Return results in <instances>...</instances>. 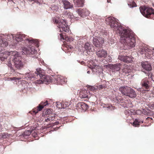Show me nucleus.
I'll list each match as a JSON object with an SVG mask.
<instances>
[{
	"instance_id": "nucleus-10",
	"label": "nucleus",
	"mask_w": 154,
	"mask_h": 154,
	"mask_svg": "<svg viewBox=\"0 0 154 154\" xmlns=\"http://www.w3.org/2000/svg\"><path fill=\"white\" fill-rule=\"evenodd\" d=\"M96 54L99 57L105 58L107 56V52L103 49L98 48L96 51Z\"/></svg>"
},
{
	"instance_id": "nucleus-9",
	"label": "nucleus",
	"mask_w": 154,
	"mask_h": 154,
	"mask_svg": "<svg viewBox=\"0 0 154 154\" xmlns=\"http://www.w3.org/2000/svg\"><path fill=\"white\" fill-rule=\"evenodd\" d=\"M36 52V50L35 49L34 47H32L26 48L24 47L23 49L22 54L23 55H26L31 54H35Z\"/></svg>"
},
{
	"instance_id": "nucleus-56",
	"label": "nucleus",
	"mask_w": 154,
	"mask_h": 154,
	"mask_svg": "<svg viewBox=\"0 0 154 154\" xmlns=\"http://www.w3.org/2000/svg\"><path fill=\"white\" fill-rule=\"evenodd\" d=\"M15 44H17V43L16 42H15Z\"/></svg>"
},
{
	"instance_id": "nucleus-24",
	"label": "nucleus",
	"mask_w": 154,
	"mask_h": 154,
	"mask_svg": "<svg viewBox=\"0 0 154 154\" xmlns=\"http://www.w3.org/2000/svg\"><path fill=\"white\" fill-rule=\"evenodd\" d=\"M76 5L78 7L83 6L84 3V0H74Z\"/></svg>"
},
{
	"instance_id": "nucleus-38",
	"label": "nucleus",
	"mask_w": 154,
	"mask_h": 154,
	"mask_svg": "<svg viewBox=\"0 0 154 154\" xmlns=\"http://www.w3.org/2000/svg\"><path fill=\"white\" fill-rule=\"evenodd\" d=\"M8 66L10 67L11 69H12V64L11 63V61H9L8 62V63L7 64Z\"/></svg>"
},
{
	"instance_id": "nucleus-45",
	"label": "nucleus",
	"mask_w": 154,
	"mask_h": 154,
	"mask_svg": "<svg viewBox=\"0 0 154 154\" xmlns=\"http://www.w3.org/2000/svg\"><path fill=\"white\" fill-rule=\"evenodd\" d=\"M10 53H8V54L9 56L10 55V54H10Z\"/></svg>"
},
{
	"instance_id": "nucleus-18",
	"label": "nucleus",
	"mask_w": 154,
	"mask_h": 154,
	"mask_svg": "<svg viewBox=\"0 0 154 154\" xmlns=\"http://www.w3.org/2000/svg\"><path fill=\"white\" fill-rule=\"evenodd\" d=\"M77 106L79 107L80 109L84 110L87 109L88 108V105L86 104L83 102H79L77 104Z\"/></svg>"
},
{
	"instance_id": "nucleus-22",
	"label": "nucleus",
	"mask_w": 154,
	"mask_h": 154,
	"mask_svg": "<svg viewBox=\"0 0 154 154\" xmlns=\"http://www.w3.org/2000/svg\"><path fill=\"white\" fill-rule=\"evenodd\" d=\"M56 80L57 84H62L65 83V79L61 76L58 75L56 78Z\"/></svg>"
},
{
	"instance_id": "nucleus-55",
	"label": "nucleus",
	"mask_w": 154,
	"mask_h": 154,
	"mask_svg": "<svg viewBox=\"0 0 154 154\" xmlns=\"http://www.w3.org/2000/svg\"><path fill=\"white\" fill-rule=\"evenodd\" d=\"M152 79L154 81V80H153V79L152 78Z\"/></svg>"
},
{
	"instance_id": "nucleus-30",
	"label": "nucleus",
	"mask_w": 154,
	"mask_h": 154,
	"mask_svg": "<svg viewBox=\"0 0 154 154\" xmlns=\"http://www.w3.org/2000/svg\"><path fill=\"white\" fill-rule=\"evenodd\" d=\"M140 120L136 119L133 123V125L135 127H138L140 125Z\"/></svg>"
},
{
	"instance_id": "nucleus-21",
	"label": "nucleus",
	"mask_w": 154,
	"mask_h": 154,
	"mask_svg": "<svg viewBox=\"0 0 154 154\" xmlns=\"http://www.w3.org/2000/svg\"><path fill=\"white\" fill-rule=\"evenodd\" d=\"M142 68L146 71H150L152 69L151 65L147 62H143L142 63Z\"/></svg>"
},
{
	"instance_id": "nucleus-5",
	"label": "nucleus",
	"mask_w": 154,
	"mask_h": 154,
	"mask_svg": "<svg viewBox=\"0 0 154 154\" xmlns=\"http://www.w3.org/2000/svg\"><path fill=\"white\" fill-rule=\"evenodd\" d=\"M53 21L54 23L57 24V26L60 29V32L64 31L65 32H68L69 28L68 27L66 23V21L62 19L58 20L55 19Z\"/></svg>"
},
{
	"instance_id": "nucleus-15",
	"label": "nucleus",
	"mask_w": 154,
	"mask_h": 154,
	"mask_svg": "<svg viewBox=\"0 0 154 154\" xmlns=\"http://www.w3.org/2000/svg\"><path fill=\"white\" fill-rule=\"evenodd\" d=\"M35 73L37 74V75H39L40 78L39 80H37L36 81V83L40 84L41 83H44L43 80L42 79V71L40 69H37L36 71L35 72Z\"/></svg>"
},
{
	"instance_id": "nucleus-13",
	"label": "nucleus",
	"mask_w": 154,
	"mask_h": 154,
	"mask_svg": "<svg viewBox=\"0 0 154 154\" xmlns=\"http://www.w3.org/2000/svg\"><path fill=\"white\" fill-rule=\"evenodd\" d=\"M79 14L81 17H84L87 16L90 14V12L86 9H79L77 10Z\"/></svg>"
},
{
	"instance_id": "nucleus-52",
	"label": "nucleus",
	"mask_w": 154,
	"mask_h": 154,
	"mask_svg": "<svg viewBox=\"0 0 154 154\" xmlns=\"http://www.w3.org/2000/svg\"><path fill=\"white\" fill-rule=\"evenodd\" d=\"M109 2V1H108V0H107V2Z\"/></svg>"
},
{
	"instance_id": "nucleus-37",
	"label": "nucleus",
	"mask_w": 154,
	"mask_h": 154,
	"mask_svg": "<svg viewBox=\"0 0 154 154\" xmlns=\"http://www.w3.org/2000/svg\"><path fill=\"white\" fill-rule=\"evenodd\" d=\"M40 104H42V105L43 106V107H44L45 106H46L47 105H48V103L47 101H46L44 102H41L40 103Z\"/></svg>"
},
{
	"instance_id": "nucleus-49",
	"label": "nucleus",
	"mask_w": 154,
	"mask_h": 154,
	"mask_svg": "<svg viewBox=\"0 0 154 154\" xmlns=\"http://www.w3.org/2000/svg\"><path fill=\"white\" fill-rule=\"evenodd\" d=\"M8 57H8V58H10V57L9 56H8Z\"/></svg>"
},
{
	"instance_id": "nucleus-8",
	"label": "nucleus",
	"mask_w": 154,
	"mask_h": 154,
	"mask_svg": "<svg viewBox=\"0 0 154 154\" xmlns=\"http://www.w3.org/2000/svg\"><path fill=\"white\" fill-rule=\"evenodd\" d=\"M104 41L102 38L98 37L96 38H94L93 39V43L96 48H101L102 47Z\"/></svg>"
},
{
	"instance_id": "nucleus-43",
	"label": "nucleus",
	"mask_w": 154,
	"mask_h": 154,
	"mask_svg": "<svg viewBox=\"0 0 154 154\" xmlns=\"http://www.w3.org/2000/svg\"><path fill=\"white\" fill-rule=\"evenodd\" d=\"M147 119H149H149H150L151 120H152V118H150L149 117H148L147 118Z\"/></svg>"
},
{
	"instance_id": "nucleus-47",
	"label": "nucleus",
	"mask_w": 154,
	"mask_h": 154,
	"mask_svg": "<svg viewBox=\"0 0 154 154\" xmlns=\"http://www.w3.org/2000/svg\"><path fill=\"white\" fill-rule=\"evenodd\" d=\"M87 73H90V72L89 71H88L87 72Z\"/></svg>"
},
{
	"instance_id": "nucleus-42",
	"label": "nucleus",
	"mask_w": 154,
	"mask_h": 154,
	"mask_svg": "<svg viewBox=\"0 0 154 154\" xmlns=\"http://www.w3.org/2000/svg\"><path fill=\"white\" fill-rule=\"evenodd\" d=\"M26 132V133H27L28 134H30L31 133V132L30 131H27Z\"/></svg>"
},
{
	"instance_id": "nucleus-19",
	"label": "nucleus",
	"mask_w": 154,
	"mask_h": 154,
	"mask_svg": "<svg viewBox=\"0 0 154 154\" xmlns=\"http://www.w3.org/2000/svg\"><path fill=\"white\" fill-rule=\"evenodd\" d=\"M84 48L86 50H88L92 52L94 50V47L92 45L88 42L85 43L84 46Z\"/></svg>"
},
{
	"instance_id": "nucleus-54",
	"label": "nucleus",
	"mask_w": 154,
	"mask_h": 154,
	"mask_svg": "<svg viewBox=\"0 0 154 154\" xmlns=\"http://www.w3.org/2000/svg\"><path fill=\"white\" fill-rule=\"evenodd\" d=\"M31 112V114H32V112Z\"/></svg>"
},
{
	"instance_id": "nucleus-46",
	"label": "nucleus",
	"mask_w": 154,
	"mask_h": 154,
	"mask_svg": "<svg viewBox=\"0 0 154 154\" xmlns=\"http://www.w3.org/2000/svg\"><path fill=\"white\" fill-rule=\"evenodd\" d=\"M152 94L154 95V90L152 91Z\"/></svg>"
},
{
	"instance_id": "nucleus-20",
	"label": "nucleus",
	"mask_w": 154,
	"mask_h": 154,
	"mask_svg": "<svg viewBox=\"0 0 154 154\" xmlns=\"http://www.w3.org/2000/svg\"><path fill=\"white\" fill-rule=\"evenodd\" d=\"M63 2L64 5V8L65 9L71 8L73 7V5L66 0L63 1Z\"/></svg>"
},
{
	"instance_id": "nucleus-40",
	"label": "nucleus",
	"mask_w": 154,
	"mask_h": 154,
	"mask_svg": "<svg viewBox=\"0 0 154 154\" xmlns=\"http://www.w3.org/2000/svg\"><path fill=\"white\" fill-rule=\"evenodd\" d=\"M150 108L151 109H154V103H152L151 104Z\"/></svg>"
},
{
	"instance_id": "nucleus-14",
	"label": "nucleus",
	"mask_w": 154,
	"mask_h": 154,
	"mask_svg": "<svg viewBox=\"0 0 154 154\" xmlns=\"http://www.w3.org/2000/svg\"><path fill=\"white\" fill-rule=\"evenodd\" d=\"M133 57L131 56H123L121 57L120 60L127 63H131L133 61Z\"/></svg>"
},
{
	"instance_id": "nucleus-28",
	"label": "nucleus",
	"mask_w": 154,
	"mask_h": 154,
	"mask_svg": "<svg viewBox=\"0 0 154 154\" xmlns=\"http://www.w3.org/2000/svg\"><path fill=\"white\" fill-rule=\"evenodd\" d=\"M11 135L10 134H8L7 133H2L0 136H1V137L5 139L7 138L8 137H9Z\"/></svg>"
},
{
	"instance_id": "nucleus-25",
	"label": "nucleus",
	"mask_w": 154,
	"mask_h": 154,
	"mask_svg": "<svg viewBox=\"0 0 154 154\" xmlns=\"http://www.w3.org/2000/svg\"><path fill=\"white\" fill-rule=\"evenodd\" d=\"M130 67L128 66H125L124 68L122 69V72L125 74L131 72Z\"/></svg>"
},
{
	"instance_id": "nucleus-41",
	"label": "nucleus",
	"mask_w": 154,
	"mask_h": 154,
	"mask_svg": "<svg viewBox=\"0 0 154 154\" xmlns=\"http://www.w3.org/2000/svg\"><path fill=\"white\" fill-rule=\"evenodd\" d=\"M91 89L92 91H94L95 89V88H94V87L92 86L91 87Z\"/></svg>"
},
{
	"instance_id": "nucleus-27",
	"label": "nucleus",
	"mask_w": 154,
	"mask_h": 154,
	"mask_svg": "<svg viewBox=\"0 0 154 154\" xmlns=\"http://www.w3.org/2000/svg\"><path fill=\"white\" fill-rule=\"evenodd\" d=\"M55 119L54 116L53 115H49L47 117V118L45 119V121L46 122L52 121L54 120Z\"/></svg>"
},
{
	"instance_id": "nucleus-26",
	"label": "nucleus",
	"mask_w": 154,
	"mask_h": 154,
	"mask_svg": "<svg viewBox=\"0 0 154 154\" xmlns=\"http://www.w3.org/2000/svg\"><path fill=\"white\" fill-rule=\"evenodd\" d=\"M24 37V35H17L16 36L15 38V40L16 42H21L22 40H23V38Z\"/></svg>"
},
{
	"instance_id": "nucleus-17",
	"label": "nucleus",
	"mask_w": 154,
	"mask_h": 154,
	"mask_svg": "<svg viewBox=\"0 0 154 154\" xmlns=\"http://www.w3.org/2000/svg\"><path fill=\"white\" fill-rule=\"evenodd\" d=\"M42 79L43 80L44 83L47 84L51 82V77L48 75H44L42 73Z\"/></svg>"
},
{
	"instance_id": "nucleus-11",
	"label": "nucleus",
	"mask_w": 154,
	"mask_h": 154,
	"mask_svg": "<svg viewBox=\"0 0 154 154\" xmlns=\"http://www.w3.org/2000/svg\"><path fill=\"white\" fill-rule=\"evenodd\" d=\"M140 53L141 54H144L146 56L149 54V58L151 57V53L150 50L148 48L146 47H141L140 48V50H139Z\"/></svg>"
},
{
	"instance_id": "nucleus-31",
	"label": "nucleus",
	"mask_w": 154,
	"mask_h": 154,
	"mask_svg": "<svg viewBox=\"0 0 154 154\" xmlns=\"http://www.w3.org/2000/svg\"><path fill=\"white\" fill-rule=\"evenodd\" d=\"M8 43L5 40H2L1 43V46L4 47H6L8 45Z\"/></svg>"
},
{
	"instance_id": "nucleus-4",
	"label": "nucleus",
	"mask_w": 154,
	"mask_h": 154,
	"mask_svg": "<svg viewBox=\"0 0 154 154\" xmlns=\"http://www.w3.org/2000/svg\"><path fill=\"white\" fill-rule=\"evenodd\" d=\"M140 9L141 13L143 16L147 18L154 19V9L144 6L140 7Z\"/></svg>"
},
{
	"instance_id": "nucleus-7",
	"label": "nucleus",
	"mask_w": 154,
	"mask_h": 154,
	"mask_svg": "<svg viewBox=\"0 0 154 154\" xmlns=\"http://www.w3.org/2000/svg\"><path fill=\"white\" fill-rule=\"evenodd\" d=\"M12 58L14 65L17 69H20L23 67V63L22 62V59L20 56L17 55H11L10 59Z\"/></svg>"
},
{
	"instance_id": "nucleus-2",
	"label": "nucleus",
	"mask_w": 154,
	"mask_h": 154,
	"mask_svg": "<svg viewBox=\"0 0 154 154\" xmlns=\"http://www.w3.org/2000/svg\"><path fill=\"white\" fill-rule=\"evenodd\" d=\"M105 21L106 23L109 25L111 28L116 31L117 33L120 34L123 30L124 29L118 22L117 19L114 17H109L106 18Z\"/></svg>"
},
{
	"instance_id": "nucleus-6",
	"label": "nucleus",
	"mask_w": 154,
	"mask_h": 154,
	"mask_svg": "<svg viewBox=\"0 0 154 154\" xmlns=\"http://www.w3.org/2000/svg\"><path fill=\"white\" fill-rule=\"evenodd\" d=\"M152 75L151 73H149L148 76V77H145L141 81L140 85L142 88L144 89L148 90L150 88L152 85V82L151 81L152 78H151Z\"/></svg>"
},
{
	"instance_id": "nucleus-33",
	"label": "nucleus",
	"mask_w": 154,
	"mask_h": 154,
	"mask_svg": "<svg viewBox=\"0 0 154 154\" xmlns=\"http://www.w3.org/2000/svg\"><path fill=\"white\" fill-rule=\"evenodd\" d=\"M21 78H16L15 77H11V78H8V81H12V80H20Z\"/></svg>"
},
{
	"instance_id": "nucleus-39",
	"label": "nucleus",
	"mask_w": 154,
	"mask_h": 154,
	"mask_svg": "<svg viewBox=\"0 0 154 154\" xmlns=\"http://www.w3.org/2000/svg\"><path fill=\"white\" fill-rule=\"evenodd\" d=\"M57 107L60 108H61L62 107V105L61 104V103H59V104H57Z\"/></svg>"
},
{
	"instance_id": "nucleus-51",
	"label": "nucleus",
	"mask_w": 154,
	"mask_h": 154,
	"mask_svg": "<svg viewBox=\"0 0 154 154\" xmlns=\"http://www.w3.org/2000/svg\"><path fill=\"white\" fill-rule=\"evenodd\" d=\"M12 45H15V44H14V45L12 44Z\"/></svg>"
},
{
	"instance_id": "nucleus-50",
	"label": "nucleus",
	"mask_w": 154,
	"mask_h": 154,
	"mask_svg": "<svg viewBox=\"0 0 154 154\" xmlns=\"http://www.w3.org/2000/svg\"><path fill=\"white\" fill-rule=\"evenodd\" d=\"M7 0L9 1H11V0Z\"/></svg>"
},
{
	"instance_id": "nucleus-29",
	"label": "nucleus",
	"mask_w": 154,
	"mask_h": 154,
	"mask_svg": "<svg viewBox=\"0 0 154 154\" xmlns=\"http://www.w3.org/2000/svg\"><path fill=\"white\" fill-rule=\"evenodd\" d=\"M60 39L65 40L66 41H68L69 40V38L68 35H63L62 33L60 34Z\"/></svg>"
},
{
	"instance_id": "nucleus-1",
	"label": "nucleus",
	"mask_w": 154,
	"mask_h": 154,
	"mask_svg": "<svg viewBox=\"0 0 154 154\" xmlns=\"http://www.w3.org/2000/svg\"><path fill=\"white\" fill-rule=\"evenodd\" d=\"M121 36V42L128 46L129 48L134 47L135 45V40L134 34L131 31L126 29H123L119 34Z\"/></svg>"
},
{
	"instance_id": "nucleus-34",
	"label": "nucleus",
	"mask_w": 154,
	"mask_h": 154,
	"mask_svg": "<svg viewBox=\"0 0 154 154\" xmlns=\"http://www.w3.org/2000/svg\"><path fill=\"white\" fill-rule=\"evenodd\" d=\"M7 39L8 40H10L9 39H11V38H12V39H13L14 41V37L12 35H8L7 36Z\"/></svg>"
},
{
	"instance_id": "nucleus-16",
	"label": "nucleus",
	"mask_w": 154,
	"mask_h": 154,
	"mask_svg": "<svg viewBox=\"0 0 154 154\" xmlns=\"http://www.w3.org/2000/svg\"><path fill=\"white\" fill-rule=\"evenodd\" d=\"M122 67V64L120 63H118L115 64H112L109 65L110 69L115 71L119 70Z\"/></svg>"
},
{
	"instance_id": "nucleus-32",
	"label": "nucleus",
	"mask_w": 154,
	"mask_h": 154,
	"mask_svg": "<svg viewBox=\"0 0 154 154\" xmlns=\"http://www.w3.org/2000/svg\"><path fill=\"white\" fill-rule=\"evenodd\" d=\"M26 78H28V79H32V78L34 77V76L30 73H27L25 74Z\"/></svg>"
},
{
	"instance_id": "nucleus-36",
	"label": "nucleus",
	"mask_w": 154,
	"mask_h": 154,
	"mask_svg": "<svg viewBox=\"0 0 154 154\" xmlns=\"http://www.w3.org/2000/svg\"><path fill=\"white\" fill-rule=\"evenodd\" d=\"M106 85H100L98 87V88L99 89H101L103 88H106Z\"/></svg>"
},
{
	"instance_id": "nucleus-44",
	"label": "nucleus",
	"mask_w": 154,
	"mask_h": 154,
	"mask_svg": "<svg viewBox=\"0 0 154 154\" xmlns=\"http://www.w3.org/2000/svg\"><path fill=\"white\" fill-rule=\"evenodd\" d=\"M69 48L70 49H71L72 48V47H71V46H69Z\"/></svg>"
},
{
	"instance_id": "nucleus-48",
	"label": "nucleus",
	"mask_w": 154,
	"mask_h": 154,
	"mask_svg": "<svg viewBox=\"0 0 154 154\" xmlns=\"http://www.w3.org/2000/svg\"><path fill=\"white\" fill-rule=\"evenodd\" d=\"M33 41L32 40H30L29 41V42H32Z\"/></svg>"
},
{
	"instance_id": "nucleus-35",
	"label": "nucleus",
	"mask_w": 154,
	"mask_h": 154,
	"mask_svg": "<svg viewBox=\"0 0 154 154\" xmlns=\"http://www.w3.org/2000/svg\"><path fill=\"white\" fill-rule=\"evenodd\" d=\"M52 110L48 109H47L46 111V113L47 115H49L50 114H51L52 112Z\"/></svg>"
},
{
	"instance_id": "nucleus-53",
	"label": "nucleus",
	"mask_w": 154,
	"mask_h": 154,
	"mask_svg": "<svg viewBox=\"0 0 154 154\" xmlns=\"http://www.w3.org/2000/svg\"><path fill=\"white\" fill-rule=\"evenodd\" d=\"M109 2V1H108V0H107V2Z\"/></svg>"
},
{
	"instance_id": "nucleus-12",
	"label": "nucleus",
	"mask_w": 154,
	"mask_h": 154,
	"mask_svg": "<svg viewBox=\"0 0 154 154\" xmlns=\"http://www.w3.org/2000/svg\"><path fill=\"white\" fill-rule=\"evenodd\" d=\"M79 96L81 98H85V100H87L90 97L89 91L86 90H82L79 93Z\"/></svg>"
},
{
	"instance_id": "nucleus-23",
	"label": "nucleus",
	"mask_w": 154,
	"mask_h": 154,
	"mask_svg": "<svg viewBox=\"0 0 154 154\" xmlns=\"http://www.w3.org/2000/svg\"><path fill=\"white\" fill-rule=\"evenodd\" d=\"M44 108L43 106L40 103L38 105L36 108H35L33 109L32 112L35 114L37 113L38 111L42 110Z\"/></svg>"
},
{
	"instance_id": "nucleus-3",
	"label": "nucleus",
	"mask_w": 154,
	"mask_h": 154,
	"mask_svg": "<svg viewBox=\"0 0 154 154\" xmlns=\"http://www.w3.org/2000/svg\"><path fill=\"white\" fill-rule=\"evenodd\" d=\"M119 91L122 94L131 98H135L137 96L134 91L131 88L126 86L120 87L119 88Z\"/></svg>"
}]
</instances>
